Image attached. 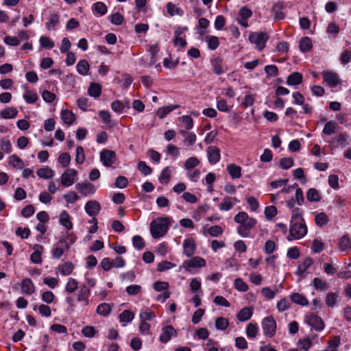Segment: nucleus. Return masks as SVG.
<instances>
[{
  "instance_id": "f257e3e1",
  "label": "nucleus",
  "mask_w": 351,
  "mask_h": 351,
  "mask_svg": "<svg viewBox=\"0 0 351 351\" xmlns=\"http://www.w3.org/2000/svg\"><path fill=\"white\" fill-rule=\"evenodd\" d=\"M234 219L236 223L240 224L237 232L243 237H247L250 230L256 223V220L250 217L245 212H239L235 215Z\"/></svg>"
},
{
  "instance_id": "f03ea898",
  "label": "nucleus",
  "mask_w": 351,
  "mask_h": 351,
  "mask_svg": "<svg viewBox=\"0 0 351 351\" xmlns=\"http://www.w3.org/2000/svg\"><path fill=\"white\" fill-rule=\"evenodd\" d=\"M170 226L169 217H158L151 221L150 232L154 239L162 237L168 231Z\"/></svg>"
},
{
  "instance_id": "7ed1b4c3",
  "label": "nucleus",
  "mask_w": 351,
  "mask_h": 351,
  "mask_svg": "<svg viewBox=\"0 0 351 351\" xmlns=\"http://www.w3.org/2000/svg\"><path fill=\"white\" fill-rule=\"evenodd\" d=\"M303 221L291 223L289 229V235L287 237L288 240L293 239H300L302 238L307 232V228Z\"/></svg>"
},
{
  "instance_id": "20e7f679",
  "label": "nucleus",
  "mask_w": 351,
  "mask_h": 351,
  "mask_svg": "<svg viewBox=\"0 0 351 351\" xmlns=\"http://www.w3.org/2000/svg\"><path fill=\"white\" fill-rule=\"evenodd\" d=\"M263 333L266 337H272L276 332V322L272 316L265 317L261 323Z\"/></svg>"
},
{
  "instance_id": "39448f33",
  "label": "nucleus",
  "mask_w": 351,
  "mask_h": 351,
  "mask_svg": "<svg viewBox=\"0 0 351 351\" xmlns=\"http://www.w3.org/2000/svg\"><path fill=\"white\" fill-rule=\"evenodd\" d=\"M268 38L269 36L265 32L251 33L249 36L250 41L255 44L259 50L264 49Z\"/></svg>"
},
{
  "instance_id": "423d86ee",
  "label": "nucleus",
  "mask_w": 351,
  "mask_h": 351,
  "mask_svg": "<svg viewBox=\"0 0 351 351\" xmlns=\"http://www.w3.org/2000/svg\"><path fill=\"white\" fill-rule=\"evenodd\" d=\"M77 171L73 169H67L61 176L62 186L69 187L73 185L77 178Z\"/></svg>"
},
{
  "instance_id": "0eeeda50",
  "label": "nucleus",
  "mask_w": 351,
  "mask_h": 351,
  "mask_svg": "<svg viewBox=\"0 0 351 351\" xmlns=\"http://www.w3.org/2000/svg\"><path fill=\"white\" fill-rule=\"evenodd\" d=\"M116 159L117 155L114 151L105 149L100 152V160L105 167H111Z\"/></svg>"
},
{
  "instance_id": "6e6552de",
  "label": "nucleus",
  "mask_w": 351,
  "mask_h": 351,
  "mask_svg": "<svg viewBox=\"0 0 351 351\" xmlns=\"http://www.w3.org/2000/svg\"><path fill=\"white\" fill-rule=\"evenodd\" d=\"M306 323L317 331L324 328V323L322 318L316 315H310L305 317Z\"/></svg>"
},
{
  "instance_id": "1a4fd4ad",
  "label": "nucleus",
  "mask_w": 351,
  "mask_h": 351,
  "mask_svg": "<svg viewBox=\"0 0 351 351\" xmlns=\"http://www.w3.org/2000/svg\"><path fill=\"white\" fill-rule=\"evenodd\" d=\"M206 265L205 260L199 256H195L183 263L182 267L188 270L189 268H201Z\"/></svg>"
},
{
  "instance_id": "9d476101",
  "label": "nucleus",
  "mask_w": 351,
  "mask_h": 351,
  "mask_svg": "<svg viewBox=\"0 0 351 351\" xmlns=\"http://www.w3.org/2000/svg\"><path fill=\"white\" fill-rule=\"evenodd\" d=\"M75 188L84 196L91 195L96 191L95 186L89 182L77 183Z\"/></svg>"
},
{
  "instance_id": "9b49d317",
  "label": "nucleus",
  "mask_w": 351,
  "mask_h": 351,
  "mask_svg": "<svg viewBox=\"0 0 351 351\" xmlns=\"http://www.w3.org/2000/svg\"><path fill=\"white\" fill-rule=\"evenodd\" d=\"M177 331L172 326H167L162 328V334L159 337L160 341L162 343H167L172 337H176Z\"/></svg>"
},
{
  "instance_id": "f8f14e48",
  "label": "nucleus",
  "mask_w": 351,
  "mask_h": 351,
  "mask_svg": "<svg viewBox=\"0 0 351 351\" xmlns=\"http://www.w3.org/2000/svg\"><path fill=\"white\" fill-rule=\"evenodd\" d=\"M323 78L330 87H335L340 83V79L337 73L331 71H326L323 73Z\"/></svg>"
},
{
  "instance_id": "ddd939ff",
  "label": "nucleus",
  "mask_w": 351,
  "mask_h": 351,
  "mask_svg": "<svg viewBox=\"0 0 351 351\" xmlns=\"http://www.w3.org/2000/svg\"><path fill=\"white\" fill-rule=\"evenodd\" d=\"M101 210L99 203L96 200H89L85 205V210L86 213L92 217L98 215Z\"/></svg>"
},
{
  "instance_id": "4468645a",
  "label": "nucleus",
  "mask_w": 351,
  "mask_h": 351,
  "mask_svg": "<svg viewBox=\"0 0 351 351\" xmlns=\"http://www.w3.org/2000/svg\"><path fill=\"white\" fill-rule=\"evenodd\" d=\"M196 250V245L193 239H186L183 242V254L187 256L191 257Z\"/></svg>"
},
{
  "instance_id": "2eb2a0df",
  "label": "nucleus",
  "mask_w": 351,
  "mask_h": 351,
  "mask_svg": "<svg viewBox=\"0 0 351 351\" xmlns=\"http://www.w3.org/2000/svg\"><path fill=\"white\" fill-rule=\"evenodd\" d=\"M207 154L210 163L216 164L220 160V150L215 146H209L207 148Z\"/></svg>"
},
{
  "instance_id": "dca6fc26",
  "label": "nucleus",
  "mask_w": 351,
  "mask_h": 351,
  "mask_svg": "<svg viewBox=\"0 0 351 351\" xmlns=\"http://www.w3.org/2000/svg\"><path fill=\"white\" fill-rule=\"evenodd\" d=\"M44 247L43 245L36 244L34 246V252L30 256L31 261L34 264H40L42 263L41 254Z\"/></svg>"
},
{
  "instance_id": "f3484780",
  "label": "nucleus",
  "mask_w": 351,
  "mask_h": 351,
  "mask_svg": "<svg viewBox=\"0 0 351 351\" xmlns=\"http://www.w3.org/2000/svg\"><path fill=\"white\" fill-rule=\"evenodd\" d=\"M302 75L299 72L290 74L287 79V84L290 86L299 85L302 82Z\"/></svg>"
},
{
  "instance_id": "a211bd4d",
  "label": "nucleus",
  "mask_w": 351,
  "mask_h": 351,
  "mask_svg": "<svg viewBox=\"0 0 351 351\" xmlns=\"http://www.w3.org/2000/svg\"><path fill=\"white\" fill-rule=\"evenodd\" d=\"M21 289L24 293L31 295L35 291V287L29 278H25L21 283Z\"/></svg>"
},
{
  "instance_id": "6ab92c4d",
  "label": "nucleus",
  "mask_w": 351,
  "mask_h": 351,
  "mask_svg": "<svg viewBox=\"0 0 351 351\" xmlns=\"http://www.w3.org/2000/svg\"><path fill=\"white\" fill-rule=\"evenodd\" d=\"M74 269V265L69 261L65 262L62 265H60L57 270L60 272V274L63 276L70 275Z\"/></svg>"
},
{
  "instance_id": "aec40b11",
  "label": "nucleus",
  "mask_w": 351,
  "mask_h": 351,
  "mask_svg": "<svg viewBox=\"0 0 351 351\" xmlns=\"http://www.w3.org/2000/svg\"><path fill=\"white\" fill-rule=\"evenodd\" d=\"M60 223L68 230L73 228V223L71 221L70 216L66 210L62 211L60 215Z\"/></svg>"
},
{
  "instance_id": "412c9836",
  "label": "nucleus",
  "mask_w": 351,
  "mask_h": 351,
  "mask_svg": "<svg viewBox=\"0 0 351 351\" xmlns=\"http://www.w3.org/2000/svg\"><path fill=\"white\" fill-rule=\"evenodd\" d=\"M299 47L303 53L309 51L313 47L311 39L307 36L302 37L300 40Z\"/></svg>"
},
{
  "instance_id": "4be33fe9",
  "label": "nucleus",
  "mask_w": 351,
  "mask_h": 351,
  "mask_svg": "<svg viewBox=\"0 0 351 351\" xmlns=\"http://www.w3.org/2000/svg\"><path fill=\"white\" fill-rule=\"evenodd\" d=\"M61 118L65 124L72 125L75 120V114L69 110H63L61 112Z\"/></svg>"
},
{
  "instance_id": "5701e85b",
  "label": "nucleus",
  "mask_w": 351,
  "mask_h": 351,
  "mask_svg": "<svg viewBox=\"0 0 351 351\" xmlns=\"http://www.w3.org/2000/svg\"><path fill=\"white\" fill-rule=\"evenodd\" d=\"M290 299L293 303L300 304L301 306H306L308 304V301L306 297L298 293H292L290 295Z\"/></svg>"
},
{
  "instance_id": "b1692460",
  "label": "nucleus",
  "mask_w": 351,
  "mask_h": 351,
  "mask_svg": "<svg viewBox=\"0 0 351 351\" xmlns=\"http://www.w3.org/2000/svg\"><path fill=\"white\" fill-rule=\"evenodd\" d=\"M252 315V309L249 307H244L238 313L237 317L240 322H245L250 319Z\"/></svg>"
},
{
  "instance_id": "393cba45",
  "label": "nucleus",
  "mask_w": 351,
  "mask_h": 351,
  "mask_svg": "<svg viewBox=\"0 0 351 351\" xmlns=\"http://www.w3.org/2000/svg\"><path fill=\"white\" fill-rule=\"evenodd\" d=\"M227 170L233 179L239 178L241 176V168L235 164H230L227 166Z\"/></svg>"
},
{
  "instance_id": "a878e982",
  "label": "nucleus",
  "mask_w": 351,
  "mask_h": 351,
  "mask_svg": "<svg viewBox=\"0 0 351 351\" xmlns=\"http://www.w3.org/2000/svg\"><path fill=\"white\" fill-rule=\"evenodd\" d=\"M66 242L65 238H61L60 241L58 242L56 247H54L52 250V255L55 258H60L64 254V249L60 246V244H62Z\"/></svg>"
},
{
  "instance_id": "bb28decb",
  "label": "nucleus",
  "mask_w": 351,
  "mask_h": 351,
  "mask_svg": "<svg viewBox=\"0 0 351 351\" xmlns=\"http://www.w3.org/2000/svg\"><path fill=\"white\" fill-rule=\"evenodd\" d=\"M88 95L93 97L97 98L101 93V86L97 83H91L88 89Z\"/></svg>"
},
{
  "instance_id": "cd10ccee",
  "label": "nucleus",
  "mask_w": 351,
  "mask_h": 351,
  "mask_svg": "<svg viewBox=\"0 0 351 351\" xmlns=\"http://www.w3.org/2000/svg\"><path fill=\"white\" fill-rule=\"evenodd\" d=\"M18 110L14 107H8L1 112L3 119H13L17 116Z\"/></svg>"
},
{
  "instance_id": "c85d7f7f",
  "label": "nucleus",
  "mask_w": 351,
  "mask_h": 351,
  "mask_svg": "<svg viewBox=\"0 0 351 351\" xmlns=\"http://www.w3.org/2000/svg\"><path fill=\"white\" fill-rule=\"evenodd\" d=\"M36 173L40 178L45 179L51 178L54 176V171L48 167L38 169Z\"/></svg>"
},
{
  "instance_id": "c756f323",
  "label": "nucleus",
  "mask_w": 351,
  "mask_h": 351,
  "mask_svg": "<svg viewBox=\"0 0 351 351\" xmlns=\"http://www.w3.org/2000/svg\"><path fill=\"white\" fill-rule=\"evenodd\" d=\"M89 68V64L86 60H80L76 66L77 72L82 75L88 74Z\"/></svg>"
},
{
  "instance_id": "7c9ffc66",
  "label": "nucleus",
  "mask_w": 351,
  "mask_h": 351,
  "mask_svg": "<svg viewBox=\"0 0 351 351\" xmlns=\"http://www.w3.org/2000/svg\"><path fill=\"white\" fill-rule=\"evenodd\" d=\"M315 221L317 226L322 227L328 223L329 219L326 213H319L316 214L315 217Z\"/></svg>"
},
{
  "instance_id": "2f4dec72",
  "label": "nucleus",
  "mask_w": 351,
  "mask_h": 351,
  "mask_svg": "<svg viewBox=\"0 0 351 351\" xmlns=\"http://www.w3.org/2000/svg\"><path fill=\"white\" fill-rule=\"evenodd\" d=\"M221 62L222 60L219 57L214 58L212 61L213 71L217 75H221L224 73L221 66Z\"/></svg>"
},
{
  "instance_id": "473e14b6",
  "label": "nucleus",
  "mask_w": 351,
  "mask_h": 351,
  "mask_svg": "<svg viewBox=\"0 0 351 351\" xmlns=\"http://www.w3.org/2000/svg\"><path fill=\"white\" fill-rule=\"evenodd\" d=\"M337 123L335 121H330L327 122L323 129V133L326 135H331L335 134Z\"/></svg>"
},
{
  "instance_id": "72a5a7b5",
  "label": "nucleus",
  "mask_w": 351,
  "mask_h": 351,
  "mask_svg": "<svg viewBox=\"0 0 351 351\" xmlns=\"http://www.w3.org/2000/svg\"><path fill=\"white\" fill-rule=\"evenodd\" d=\"M282 4V3H277L273 6L272 10L276 20H282L285 17L284 13L280 10L283 8Z\"/></svg>"
},
{
  "instance_id": "f704fd0d",
  "label": "nucleus",
  "mask_w": 351,
  "mask_h": 351,
  "mask_svg": "<svg viewBox=\"0 0 351 351\" xmlns=\"http://www.w3.org/2000/svg\"><path fill=\"white\" fill-rule=\"evenodd\" d=\"M306 198L309 202H319L321 197L315 189H309L306 193Z\"/></svg>"
},
{
  "instance_id": "c9c22d12",
  "label": "nucleus",
  "mask_w": 351,
  "mask_h": 351,
  "mask_svg": "<svg viewBox=\"0 0 351 351\" xmlns=\"http://www.w3.org/2000/svg\"><path fill=\"white\" fill-rule=\"evenodd\" d=\"M170 177V168L167 167L162 171L158 179L161 184H167L169 182Z\"/></svg>"
},
{
  "instance_id": "e433bc0d",
  "label": "nucleus",
  "mask_w": 351,
  "mask_h": 351,
  "mask_svg": "<svg viewBox=\"0 0 351 351\" xmlns=\"http://www.w3.org/2000/svg\"><path fill=\"white\" fill-rule=\"evenodd\" d=\"M339 247L342 251H348L351 250V241L347 235L343 236L339 242Z\"/></svg>"
},
{
  "instance_id": "4c0bfd02",
  "label": "nucleus",
  "mask_w": 351,
  "mask_h": 351,
  "mask_svg": "<svg viewBox=\"0 0 351 351\" xmlns=\"http://www.w3.org/2000/svg\"><path fill=\"white\" fill-rule=\"evenodd\" d=\"M10 163L14 167H16L19 169H21L24 167V163L23 160L16 155L12 154L9 158Z\"/></svg>"
},
{
  "instance_id": "58836bf2",
  "label": "nucleus",
  "mask_w": 351,
  "mask_h": 351,
  "mask_svg": "<svg viewBox=\"0 0 351 351\" xmlns=\"http://www.w3.org/2000/svg\"><path fill=\"white\" fill-rule=\"evenodd\" d=\"M234 288L239 291L245 292L248 290L249 287L246 282H245L242 278H237L235 279L234 282Z\"/></svg>"
},
{
  "instance_id": "ea45409f",
  "label": "nucleus",
  "mask_w": 351,
  "mask_h": 351,
  "mask_svg": "<svg viewBox=\"0 0 351 351\" xmlns=\"http://www.w3.org/2000/svg\"><path fill=\"white\" fill-rule=\"evenodd\" d=\"M258 328L256 324L250 323L246 328V335L249 338H255L257 336Z\"/></svg>"
},
{
  "instance_id": "a19ab883",
  "label": "nucleus",
  "mask_w": 351,
  "mask_h": 351,
  "mask_svg": "<svg viewBox=\"0 0 351 351\" xmlns=\"http://www.w3.org/2000/svg\"><path fill=\"white\" fill-rule=\"evenodd\" d=\"M111 311V307L109 304L102 303L97 308V313L102 316H107Z\"/></svg>"
},
{
  "instance_id": "79ce46f5",
  "label": "nucleus",
  "mask_w": 351,
  "mask_h": 351,
  "mask_svg": "<svg viewBox=\"0 0 351 351\" xmlns=\"http://www.w3.org/2000/svg\"><path fill=\"white\" fill-rule=\"evenodd\" d=\"M313 285L316 289H319L321 291H325L328 289V284L319 278H315L313 280Z\"/></svg>"
},
{
  "instance_id": "37998d69",
  "label": "nucleus",
  "mask_w": 351,
  "mask_h": 351,
  "mask_svg": "<svg viewBox=\"0 0 351 351\" xmlns=\"http://www.w3.org/2000/svg\"><path fill=\"white\" fill-rule=\"evenodd\" d=\"M134 317V315L132 311L125 310L119 315V320L121 322H130Z\"/></svg>"
},
{
  "instance_id": "c03bdc74",
  "label": "nucleus",
  "mask_w": 351,
  "mask_h": 351,
  "mask_svg": "<svg viewBox=\"0 0 351 351\" xmlns=\"http://www.w3.org/2000/svg\"><path fill=\"white\" fill-rule=\"evenodd\" d=\"M338 294L337 293H328L326 298V304L329 307H334L336 305Z\"/></svg>"
},
{
  "instance_id": "a18cd8bd",
  "label": "nucleus",
  "mask_w": 351,
  "mask_h": 351,
  "mask_svg": "<svg viewBox=\"0 0 351 351\" xmlns=\"http://www.w3.org/2000/svg\"><path fill=\"white\" fill-rule=\"evenodd\" d=\"M39 42L42 47L48 49H52L55 45L53 41L47 36H41Z\"/></svg>"
},
{
  "instance_id": "49530a36",
  "label": "nucleus",
  "mask_w": 351,
  "mask_h": 351,
  "mask_svg": "<svg viewBox=\"0 0 351 351\" xmlns=\"http://www.w3.org/2000/svg\"><path fill=\"white\" fill-rule=\"evenodd\" d=\"M23 98L27 104H34L38 100V96L36 93L27 90L24 94Z\"/></svg>"
},
{
  "instance_id": "de8ad7c7",
  "label": "nucleus",
  "mask_w": 351,
  "mask_h": 351,
  "mask_svg": "<svg viewBox=\"0 0 351 351\" xmlns=\"http://www.w3.org/2000/svg\"><path fill=\"white\" fill-rule=\"evenodd\" d=\"M107 6L101 1L94 3L93 5V10L101 16L104 15L107 12Z\"/></svg>"
},
{
  "instance_id": "09e8293b",
  "label": "nucleus",
  "mask_w": 351,
  "mask_h": 351,
  "mask_svg": "<svg viewBox=\"0 0 351 351\" xmlns=\"http://www.w3.org/2000/svg\"><path fill=\"white\" fill-rule=\"evenodd\" d=\"M206 41L208 42V47L211 50L216 49L219 45V38L215 36H209L206 37Z\"/></svg>"
},
{
  "instance_id": "8fccbe9b",
  "label": "nucleus",
  "mask_w": 351,
  "mask_h": 351,
  "mask_svg": "<svg viewBox=\"0 0 351 351\" xmlns=\"http://www.w3.org/2000/svg\"><path fill=\"white\" fill-rule=\"evenodd\" d=\"M167 10L168 14L171 16L176 14L181 15L183 12L181 9L176 8V5L171 2H169L167 4Z\"/></svg>"
},
{
  "instance_id": "3c124183",
  "label": "nucleus",
  "mask_w": 351,
  "mask_h": 351,
  "mask_svg": "<svg viewBox=\"0 0 351 351\" xmlns=\"http://www.w3.org/2000/svg\"><path fill=\"white\" fill-rule=\"evenodd\" d=\"M340 337L335 336L334 338L328 341V351H337V348L340 344Z\"/></svg>"
},
{
  "instance_id": "603ef678",
  "label": "nucleus",
  "mask_w": 351,
  "mask_h": 351,
  "mask_svg": "<svg viewBox=\"0 0 351 351\" xmlns=\"http://www.w3.org/2000/svg\"><path fill=\"white\" fill-rule=\"evenodd\" d=\"M85 160V154L82 146H77L76 148L75 162L77 164H82Z\"/></svg>"
},
{
  "instance_id": "864d4df0",
  "label": "nucleus",
  "mask_w": 351,
  "mask_h": 351,
  "mask_svg": "<svg viewBox=\"0 0 351 351\" xmlns=\"http://www.w3.org/2000/svg\"><path fill=\"white\" fill-rule=\"evenodd\" d=\"M313 261L312 258H306L304 260V261L300 265H299L298 268V272H300V274L305 272L307 270V269L311 267V265L313 264Z\"/></svg>"
},
{
  "instance_id": "5fc2aeb1",
  "label": "nucleus",
  "mask_w": 351,
  "mask_h": 351,
  "mask_svg": "<svg viewBox=\"0 0 351 351\" xmlns=\"http://www.w3.org/2000/svg\"><path fill=\"white\" fill-rule=\"evenodd\" d=\"M228 325V320L225 317H218L215 321L216 328L219 330H226Z\"/></svg>"
},
{
  "instance_id": "6e6d98bb",
  "label": "nucleus",
  "mask_w": 351,
  "mask_h": 351,
  "mask_svg": "<svg viewBox=\"0 0 351 351\" xmlns=\"http://www.w3.org/2000/svg\"><path fill=\"white\" fill-rule=\"evenodd\" d=\"M199 160L196 157L189 158L184 163V167L186 169H193L199 165Z\"/></svg>"
},
{
  "instance_id": "4d7b16f0",
  "label": "nucleus",
  "mask_w": 351,
  "mask_h": 351,
  "mask_svg": "<svg viewBox=\"0 0 351 351\" xmlns=\"http://www.w3.org/2000/svg\"><path fill=\"white\" fill-rule=\"evenodd\" d=\"M125 291L130 295H136L141 292L142 287L138 285H132L128 286Z\"/></svg>"
},
{
  "instance_id": "13d9d810",
  "label": "nucleus",
  "mask_w": 351,
  "mask_h": 351,
  "mask_svg": "<svg viewBox=\"0 0 351 351\" xmlns=\"http://www.w3.org/2000/svg\"><path fill=\"white\" fill-rule=\"evenodd\" d=\"M132 243L134 247L138 250H142L145 245L143 239L138 235L132 237Z\"/></svg>"
},
{
  "instance_id": "bf43d9fd",
  "label": "nucleus",
  "mask_w": 351,
  "mask_h": 351,
  "mask_svg": "<svg viewBox=\"0 0 351 351\" xmlns=\"http://www.w3.org/2000/svg\"><path fill=\"white\" fill-rule=\"evenodd\" d=\"M90 295V289L86 287H82L77 296L79 301L88 302V297Z\"/></svg>"
},
{
  "instance_id": "052dcab7",
  "label": "nucleus",
  "mask_w": 351,
  "mask_h": 351,
  "mask_svg": "<svg viewBox=\"0 0 351 351\" xmlns=\"http://www.w3.org/2000/svg\"><path fill=\"white\" fill-rule=\"evenodd\" d=\"M58 160L63 167H66L71 162V156L68 153H62L59 156Z\"/></svg>"
},
{
  "instance_id": "680f3d73",
  "label": "nucleus",
  "mask_w": 351,
  "mask_h": 351,
  "mask_svg": "<svg viewBox=\"0 0 351 351\" xmlns=\"http://www.w3.org/2000/svg\"><path fill=\"white\" fill-rule=\"evenodd\" d=\"M223 231V228L217 225L213 226L208 230V234L213 237H217L220 236L222 234Z\"/></svg>"
},
{
  "instance_id": "e2e57ef3",
  "label": "nucleus",
  "mask_w": 351,
  "mask_h": 351,
  "mask_svg": "<svg viewBox=\"0 0 351 351\" xmlns=\"http://www.w3.org/2000/svg\"><path fill=\"white\" fill-rule=\"evenodd\" d=\"M59 23V16L56 14H53L50 15L49 20L47 23V29H51L52 27L58 25Z\"/></svg>"
},
{
  "instance_id": "0e129e2a",
  "label": "nucleus",
  "mask_w": 351,
  "mask_h": 351,
  "mask_svg": "<svg viewBox=\"0 0 351 351\" xmlns=\"http://www.w3.org/2000/svg\"><path fill=\"white\" fill-rule=\"evenodd\" d=\"M174 267H176L175 264H173L169 261H162L158 264L157 269L159 271H165L169 270Z\"/></svg>"
},
{
  "instance_id": "69168bd1",
  "label": "nucleus",
  "mask_w": 351,
  "mask_h": 351,
  "mask_svg": "<svg viewBox=\"0 0 351 351\" xmlns=\"http://www.w3.org/2000/svg\"><path fill=\"white\" fill-rule=\"evenodd\" d=\"M294 161L292 158H283L280 161V167L283 169H288L293 167Z\"/></svg>"
},
{
  "instance_id": "338daca9",
  "label": "nucleus",
  "mask_w": 351,
  "mask_h": 351,
  "mask_svg": "<svg viewBox=\"0 0 351 351\" xmlns=\"http://www.w3.org/2000/svg\"><path fill=\"white\" fill-rule=\"evenodd\" d=\"M110 22L116 25H120L123 21V16L119 12H115L110 16Z\"/></svg>"
},
{
  "instance_id": "774afa93",
  "label": "nucleus",
  "mask_w": 351,
  "mask_h": 351,
  "mask_svg": "<svg viewBox=\"0 0 351 351\" xmlns=\"http://www.w3.org/2000/svg\"><path fill=\"white\" fill-rule=\"evenodd\" d=\"M138 169L145 176L149 175L152 171L151 167L147 165L144 161H140L138 163Z\"/></svg>"
}]
</instances>
